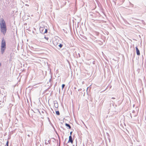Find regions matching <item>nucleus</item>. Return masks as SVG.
<instances>
[{
	"label": "nucleus",
	"mask_w": 146,
	"mask_h": 146,
	"mask_svg": "<svg viewBox=\"0 0 146 146\" xmlns=\"http://www.w3.org/2000/svg\"><path fill=\"white\" fill-rule=\"evenodd\" d=\"M42 113H44V112L43 111H42Z\"/></svg>",
	"instance_id": "nucleus-34"
},
{
	"label": "nucleus",
	"mask_w": 146,
	"mask_h": 146,
	"mask_svg": "<svg viewBox=\"0 0 146 146\" xmlns=\"http://www.w3.org/2000/svg\"><path fill=\"white\" fill-rule=\"evenodd\" d=\"M37 111H38V113H39V114L40 115L41 114V113H40V110H39L38 109H37Z\"/></svg>",
	"instance_id": "nucleus-20"
},
{
	"label": "nucleus",
	"mask_w": 146,
	"mask_h": 146,
	"mask_svg": "<svg viewBox=\"0 0 146 146\" xmlns=\"http://www.w3.org/2000/svg\"><path fill=\"white\" fill-rule=\"evenodd\" d=\"M44 26H42V27L41 26H40L39 30L40 31L41 33L43 34V32L44 31Z\"/></svg>",
	"instance_id": "nucleus-5"
},
{
	"label": "nucleus",
	"mask_w": 146,
	"mask_h": 146,
	"mask_svg": "<svg viewBox=\"0 0 146 146\" xmlns=\"http://www.w3.org/2000/svg\"><path fill=\"white\" fill-rule=\"evenodd\" d=\"M51 142V141L50 140H48V141H47L46 140L45 141V144L46 145L48 144V143H50Z\"/></svg>",
	"instance_id": "nucleus-12"
},
{
	"label": "nucleus",
	"mask_w": 146,
	"mask_h": 146,
	"mask_svg": "<svg viewBox=\"0 0 146 146\" xmlns=\"http://www.w3.org/2000/svg\"><path fill=\"white\" fill-rule=\"evenodd\" d=\"M38 49H39V48L37 47V54H39L42 53V52H41V50H38Z\"/></svg>",
	"instance_id": "nucleus-11"
},
{
	"label": "nucleus",
	"mask_w": 146,
	"mask_h": 146,
	"mask_svg": "<svg viewBox=\"0 0 146 146\" xmlns=\"http://www.w3.org/2000/svg\"><path fill=\"white\" fill-rule=\"evenodd\" d=\"M65 84H62V90H63V89H64V87H65Z\"/></svg>",
	"instance_id": "nucleus-17"
},
{
	"label": "nucleus",
	"mask_w": 146,
	"mask_h": 146,
	"mask_svg": "<svg viewBox=\"0 0 146 146\" xmlns=\"http://www.w3.org/2000/svg\"><path fill=\"white\" fill-rule=\"evenodd\" d=\"M48 32V30L47 29H46L44 28V31L43 32V34H44L45 33H46Z\"/></svg>",
	"instance_id": "nucleus-14"
},
{
	"label": "nucleus",
	"mask_w": 146,
	"mask_h": 146,
	"mask_svg": "<svg viewBox=\"0 0 146 146\" xmlns=\"http://www.w3.org/2000/svg\"><path fill=\"white\" fill-rule=\"evenodd\" d=\"M76 146H77V145H76Z\"/></svg>",
	"instance_id": "nucleus-38"
},
{
	"label": "nucleus",
	"mask_w": 146,
	"mask_h": 146,
	"mask_svg": "<svg viewBox=\"0 0 146 146\" xmlns=\"http://www.w3.org/2000/svg\"><path fill=\"white\" fill-rule=\"evenodd\" d=\"M72 131H71L70 133V135L72 136Z\"/></svg>",
	"instance_id": "nucleus-26"
},
{
	"label": "nucleus",
	"mask_w": 146,
	"mask_h": 146,
	"mask_svg": "<svg viewBox=\"0 0 146 146\" xmlns=\"http://www.w3.org/2000/svg\"><path fill=\"white\" fill-rule=\"evenodd\" d=\"M0 27H6L5 22L3 19H1L0 23Z\"/></svg>",
	"instance_id": "nucleus-3"
},
{
	"label": "nucleus",
	"mask_w": 146,
	"mask_h": 146,
	"mask_svg": "<svg viewBox=\"0 0 146 146\" xmlns=\"http://www.w3.org/2000/svg\"><path fill=\"white\" fill-rule=\"evenodd\" d=\"M73 142V139H72V136L70 135L69 137V140L67 143L70 142L71 143H72Z\"/></svg>",
	"instance_id": "nucleus-6"
},
{
	"label": "nucleus",
	"mask_w": 146,
	"mask_h": 146,
	"mask_svg": "<svg viewBox=\"0 0 146 146\" xmlns=\"http://www.w3.org/2000/svg\"><path fill=\"white\" fill-rule=\"evenodd\" d=\"M96 34L97 36H98L99 34V33L97 32L96 33Z\"/></svg>",
	"instance_id": "nucleus-21"
},
{
	"label": "nucleus",
	"mask_w": 146,
	"mask_h": 146,
	"mask_svg": "<svg viewBox=\"0 0 146 146\" xmlns=\"http://www.w3.org/2000/svg\"><path fill=\"white\" fill-rule=\"evenodd\" d=\"M112 99H115V98H114V97H112L111 98Z\"/></svg>",
	"instance_id": "nucleus-28"
},
{
	"label": "nucleus",
	"mask_w": 146,
	"mask_h": 146,
	"mask_svg": "<svg viewBox=\"0 0 146 146\" xmlns=\"http://www.w3.org/2000/svg\"><path fill=\"white\" fill-rule=\"evenodd\" d=\"M130 116L131 117V119H132V116L131 113H130Z\"/></svg>",
	"instance_id": "nucleus-24"
},
{
	"label": "nucleus",
	"mask_w": 146,
	"mask_h": 146,
	"mask_svg": "<svg viewBox=\"0 0 146 146\" xmlns=\"http://www.w3.org/2000/svg\"><path fill=\"white\" fill-rule=\"evenodd\" d=\"M76 55L77 58H79L80 57V54L79 53H78V54H76Z\"/></svg>",
	"instance_id": "nucleus-18"
},
{
	"label": "nucleus",
	"mask_w": 146,
	"mask_h": 146,
	"mask_svg": "<svg viewBox=\"0 0 146 146\" xmlns=\"http://www.w3.org/2000/svg\"><path fill=\"white\" fill-rule=\"evenodd\" d=\"M145 9H146V6H144L143 7Z\"/></svg>",
	"instance_id": "nucleus-29"
},
{
	"label": "nucleus",
	"mask_w": 146,
	"mask_h": 146,
	"mask_svg": "<svg viewBox=\"0 0 146 146\" xmlns=\"http://www.w3.org/2000/svg\"><path fill=\"white\" fill-rule=\"evenodd\" d=\"M38 40H37V44H38L37 42H38Z\"/></svg>",
	"instance_id": "nucleus-35"
},
{
	"label": "nucleus",
	"mask_w": 146,
	"mask_h": 146,
	"mask_svg": "<svg viewBox=\"0 0 146 146\" xmlns=\"http://www.w3.org/2000/svg\"><path fill=\"white\" fill-rule=\"evenodd\" d=\"M93 13H90V16H92L93 15Z\"/></svg>",
	"instance_id": "nucleus-23"
},
{
	"label": "nucleus",
	"mask_w": 146,
	"mask_h": 146,
	"mask_svg": "<svg viewBox=\"0 0 146 146\" xmlns=\"http://www.w3.org/2000/svg\"><path fill=\"white\" fill-rule=\"evenodd\" d=\"M39 61L40 60L39 59H37V63H38V65L39 66V67H40L41 66V64L39 63Z\"/></svg>",
	"instance_id": "nucleus-10"
},
{
	"label": "nucleus",
	"mask_w": 146,
	"mask_h": 146,
	"mask_svg": "<svg viewBox=\"0 0 146 146\" xmlns=\"http://www.w3.org/2000/svg\"><path fill=\"white\" fill-rule=\"evenodd\" d=\"M56 114L57 115H60V113L58 111H56Z\"/></svg>",
	"instance_id": "nucleus-16"
},
{
	"label": "nucleus",
	"mask_w": 146,
	"mask_h": 146,
	"mask_svg": "<svg viewBox=\"0 0 146 146\" xmlns=\"http://www.w3.org/2000/svg\"><path fill=\"white\" fill-rule=\"evenodd\" d=\"M76 89V88H74V89Z\"/></svg>",
	"instance_id": "nucleus-36"
},
{
	"label": "nucleus",
	"mask_w": 146,
	"mask_h": 146,
	"mask_svg": "<svg viewBox=\"0 0 146 146\" xmlns=\"http://www.w3.org/2000/svg\"><path fill=\"white\" fill-rule=\"evenodd\" d=\"M42 88L41 86H40V87L39 88V90L41 89H42Z\"/></svg>",
	"instance_id": "nucleus-27"
},
{
	"label": "nucleus",
	"mask_w": 146,
	"mask_h": 146,
	"mask_svg": "<svg viewBox=\"0 0 146 146\" xmlns=\"http://www.w3.org/2000/svg\"><path fill=\"white\" fill-rule=\"evenodd\" d=\"M58 46H59L60 48H62L63 46V44H58Z\"/></svg>",
	"instance_id": "nucleus-15"
},
{
	"label": "nucleus",
	"mask_w": 146,
	"mask_h": 146,
	"mask_svg": "<svg viewBox=\"0 0 146 146\" xmlns=\"http://www.w3.org/2000/svg\"><path fill=\"white\" fill-rule=\"evenodd\" d=\"M65 125L66 126L68 127V129H71V127L69 124H68L67 123H66Z\"/></svg>",
	"instance_id": "nucleus-9"
},
{
	"label": "nucleus",
	"mask_w": 146,
	"mask_h": 146,
	"mask_svg": "<svg viewBox=\"0 0 146 146\" xmlns=\"http://www.w3.org/2000/svg\"><path fill=\"white\" fill-rule=\"evenodd\" d=\"M54 106L56 108H57L58 107V104L56 101L54 102Z\"/></svg>",
	"instance_id": "nucleus-8"
},
{
	"label": "nucleus",
	"mask_w": 146,
	"mask_h": 146,
	"mask_svg": "<svg viewBox=\"0 0 146 146\" xmlns=\"http://www.w3.org/2000/svg\"><path fill=\"white\" fill-rule=\"evenodd\" d=\"M82 89L81 88L79 89L78 90V91L79 92L80 91L82 90Z\"/></svg>",
	"instance_id": "nucleus-25"
},
{
	"label": "nucleus",
	"mask_w": 146,
	"mask_h": 146,
	"mask_svg": "<svg viewBox=\"0 0 146 146\" xmlns=\"http://www.w3.org/2000/svg\"><path fill=\"white\" fill-rule=\"evenodd\" d=\"M44 38L45 39L48 40V37H46V36H44Z\"/></svg>",
	"instance_id": "nucleus-19"
},
{
	"label": "nucleus",
	"mask_w": 146,
	"mask_h": 146,
	"mask_svg": "<svg viewBox=\"0 0 146 146\" xmlns=\"http://www.w3.org/2000/svg\"><path fill=\"white\" fill-rule=\"evenodd\" d=\"M95 61H94L93 62V63L94 64L95 63Z\"/></svg>",
	"instance_id": "nucleus-30"
},
{
	"label": "nucleus",
	"mask_w": 146,
	"mask_h": 146,
	"mask_svg": "<svg viewBox=\"0 0 146 146\" xmlns=\"http://www.w3.org/2000/svg\"><path fill=\"white\" fill-rule=\"evenodd\" d=\"M135 112V111L134 110H133L132 112L134 113Z\"/></svg>",
	"instance_id": "nucleus-32"
},
{
	"label": "nucleus",
	"mask_w": 146,
	"mask_h": 146,
	"mask_svg": "<svg viewBox=\"0 0 146 146\" xmlns=\"http://www.w3.org/2000/svg\"><path fill=\"white\" fill-rule=\"evenodd\" d=\"M8 143H9V141H7L6 143V145L7 146H8Z\"/></svg>",
	"instance_id": "nucleus-22"
},
{
	"label": "nucleus",
	"mask_w": 146,
	"mask_h": 146,
	"mask_svg": "<svg viewBox=\"0 0 146 146\" xmlns=\"http://www.w3.org/2000/svg\"><path fill=\"white\" fill-rule=\"evenodd\" d=\"M1 32L5 34L6 32V27H1Z\"/></svg>",
	"instance_id": "nucleus-4"
},
{
	"label": "nucleus",
	"mask_w": 146,
	"mask_h": 146,
	"mask_svg": "<svg viewBox=\"0 0 146 146\" xmlns=\"http://www.w3.org/2000/svg\"><path fill=\"white\" fill-rule=\"evenodd\" d=\"M1 66V63H0V67Z\"/></svg>",
	"instance_id": "nucleus-33"
},
{
	"label": "nucleus",
	"mask_w": 146,
	"mask_h": 146,
	"mask_svg": "<svg viewBox=\"0 0 146 146\" xmlns=\"http://www.w3.org/2000/svg\"><path fill=\"white\" fill-rule=\"evenodd\" d=\"M6 48V42L4 39H3L1 41V52L2 54H3Z\"/></svg>",
	"instance_id": "nucleus-2"
},
{
	"label": "nucleus",
	"mask_w": 146,
	"mask_h": 146,
	"mask_svg": "<svg viewBox=\"0 0 146 146\" xmlns=\"http://www.w3.org/2000/svg\"><path fill=\"white\" fill-rule=\"evenodd\" d=\"M49 81V82L51 84V83L52 84L53 81H52V76H51V78L50 79Z\"/></svg>",
	"instance_id": "nucleus-13"
},
{
	"label": "nucleus",
	"mask_w": 146,
	"mask_h": 146,
	"mask_svg": "<svg viewBox=\"0 0 146 146\" xmlns=\"http://www.w3.org/2000/svg\"><path fill=\"white\" fill-rule=\"evenodd\" d=\"M135 49L136 50V52L138 56H139L140 55V51L139 49H138L137 46H136L135 47Z\"/></svg>",
	"instance_id": "nucleus-7"
},
{
	"label": "nucleus",
	"mask_w": 146,
	"mask_h": 146,
	"mask_svg": "<svg viewBox=\"0 0 146 146\" xmlns=\"http://www.w3.org/2000/svg\"><path fill=\"white\" fill-rule=\"evenodd\" d=\"M38 81H37V86L38 85L42 84L43 83V79L44 78V77L43 73V71H41L40 74L38 77ZM38 86H37V87Z\"/></svg>",
	"instance_id": "nucleus-1"
},
{
	"label": "nucleus",
	"mask_w": 146,
	"mask_h": 146,
	"mask_svg": "<svg viewBox=\"0 0 146 146\" xmlns=\"http://www.w3.org/2000/svg\"><path fill=\"white\" fill-rule=\"evenodd\" d=\"M58 139H59V141H60V137H59V136L58 135Z\"/></svg>",
	"instance_id": "nucleus-31"
},
{
	"label": "nucleus",
	"mask_w": 146,
	"mask_h": 146,
	"mask_svg": "<svg viewBox=\"0 0 146 146\" xmlns=\"http://www.w3.org/2000/svg\"><path fill=\"white\" fill-rule=\"evenodd\" d=\"M48 120L50 121V119H49Z\"/></svg>",
	"instance_id": "nucleus-37"
}]
</instances>
